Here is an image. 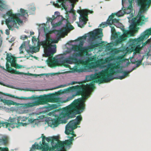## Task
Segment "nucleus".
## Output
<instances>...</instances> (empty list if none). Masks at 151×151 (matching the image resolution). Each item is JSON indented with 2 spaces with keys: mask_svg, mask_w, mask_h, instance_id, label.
Wrapping results in <instances>:
<instances>
[{
  "mask_svg": "<svg viewBox=\"0 0 151 151\" xmlns=\"http://www.w3.org/2000/svg\"><path fill=\"white\" fill-rule=\"evenodd\" d=\"M76 91L75 94L73 95L72 96L68 97L67 99L68 101L71 100L76 96L81 95L82 97L75 100L69 106L63 108L62 111L60 114L59 117L52 120V125L54 127H56L60 123L61 118L67 116L68 118H73L75 115L79 114L82 112L85 109V101L88 96L84 94V88L81 86L77 85L72 86L63 90L58 91L59 93L62 94L64 93Z\"/></svg>",
  "mask_w": 151,
  "mask_h": 151,
  "instance_id": "nucleus-1",
  "label": "nucleus"
},
{
  "mask_svg": "<svg viewBox=\"0 0 151 151\" xmlns=\"http://www.w3.org/2000/svg\"><path fill=\"white\" fill-rule=\"evenodd\" d=\"M116 59L118 61L109 65V67L111 68L110 69H106L101 72L92 75L90 76L91 79L94 82L102 83L108 82L114 79L113 75L117 73V71L114 69L119 68L120 63L123 62L125 60L122 56H118Z\"/></svg>",
  "mask_w": 151,
  "mask_h": 151,
  "instance_id": "nucleus-2",
  "label": "nucleus"
},
{
  "mask_svg": "<svg viewBox=\"0 0 151 151\" xmlns=\"http://www.w3.org/2000/svg\"><path fill=\"white\" fill-rule=\"evenodd\" d=\"M34 99L37 100L32 102L25 104V106L27 108L33 107L35 106L46 104L48 102H57L59 100L58 98L55 96L54 93L41 95L38 97H35Z\"/></svg>",
  "mask_w": 151,
  "mask_h": 151,
  "instance_id": "nucleus-3",
  "label": "nucleus"
},
{
  "mask_svg": "<svg viewBox=\"0 0 151 151\" xmlns=\"http://www.w3.org/2000/svg\"><path fill=\"white\" fill-rule=\"evenodd\" d=\"M151 35V29H149L145 31L142 35L137 39H132L129 41V46L132 49L137 53H139L142 49L141 47V41L144 39L147 38Z\"/></svg>",
  "mask_w": 151,
  "mask_h": 151,
  "instance_id": "nucleus-4",
  "label": "nucleus"
},
{
  "mask_svg": "<svg viewBox=\"0 0 151 151\" xmlns=\"http://www.w3.org/2000/svg\"><path fill=\"white\" fill-rule=\"evenodd\" d=\"M10 127L12 128L15 127H18V126L22 125L26 126L30 123H32L35 120L33 119H28L27 117H23L22 118L19 117L10 119Z\"/></svg>",
  "mask_w": 151,
  "mask_h": 151,
  "instance_id": "nucleus-5",
  "label": "nucleus"
},
{
  "mask_svg": "<svg viewBox=\"0 0 151 151\" xmlns=\"http://www.w3.org/2000/svg\"><path fill=\"white\" fill-rule=\"evenodd\" d=\"M82 118L80 115L77 116L76 119L70 121L66 125L65 133L67 135L70 134L75 136L73 130L76 128L77 125L80 124Z\"/></svg>",
  "mask_w": 151,
  "mask_h": 151,
  "instance_id": "nucleus-6",
  "label": "nucleus"
},
{
  "mask_svg": "<svg viewBox=\"0 0 151 151\" xmlns=\"http://www.w3.org/2000/svg\"><path fill=\"white\" fill-rule=\"evenodd\" d=\"M44 49V52L46 57H52L56 52V45H52L46 41H44L41 42Z\"/></svg>",
  "mask_w": 151,
  "mask_h": 151,
  "instance_id": "nucleus-7",
  "label": "nucleus"
},
{
  "mask_svg": "<svg viewBox=\"0 0 151 151\" xmlns=\"http://www.w3.org/2000/svg\"><path fill=\"white\" fill-rule=\"evenodd\" d=\"M77 12L80 15L79 18L80 23L78 24V27L82 28L86 24L88 21V15L89 13H92L93 12L92 11L84 9L79 10L77 11Z\"/></svg>",
  "mask_w": 151,
  "mask_h": 151,
  "instance_id": "nucleus-8",
  "label": "nucleus"
},
{
  "mask_svg": "<svg viewBox=\"0 0 151 151\" xmlns=\"http://www.w3.org/2000/svg\"><path fill=\"white\" fill-rule=\"evenodd\" d=\"M81 45H78L76 46L75 48V50L78 51L79 53L77 54L78 56H81L82 54L87 53L88 51H92V49L95 47H97L100 46L101 44L100 43H96L94 44H91L90 46L87 47H82L83 43L81 42Z\"/></svg>",
  "mask_w": 151,
  "mask_h": 151,
  "instance_id": "nucleus-9",
  "label": "nucleus"
},
{
  "mask_svg": "<svg viewBox=\"0 0 151 151\" xmlns=\"http://www.w3.org/2000/svg\"><path fill=\"white\" fill-rule=\"evenodd\" d=\"M76 56L73 55L72 56H69L66 58L62 61V64L65 67L68 68L69 65L68 64L75 63L77 65L81 64V60L78 59L76 57Z\"/></svg>",
  "mask_w": 151,
  "mask_h": 151,
  "instance_id": "nucleus-10",
  "label": "nucleus"
},
{
  "mask_svg": "<svg viewBox=\"0 0 151 151\" xmlns=\"http://www.w3.org/2000/svg\"><path fill=\"white\" fill-rule=\"evenodd\" d=\"M14 14L13 13L12 11L10 10L7 12L6 14L4 15L3 16V17L4 18H6V16H8V18L6 19L5 20L6 24L8 28L9 29H11L12 31L13 30V29H12V24L13 22H14V24L15 23V22L14 21V17L15 16V15H14Z\"/></svg>",
  "mask_w": 151,
  "mask_h": 151,
  "instance_id": "nucleus-11",
  "label": "nucleus"
},
{
  "mask_svg": "<svg viewBox=\"0 0 151 151\" xmlns=\"http://www.w3.org/2000/svg\"><path fill=\"white\" fill-rule=\"evenodd\" d=\"M145 12H141L140 11V9L137 16L132 19V23L133 25L138 26L141 25L144 23L145 20V16L142 14Z\"/></svg>",
  "mask_w": 151,
  "mask_h": 151,
  "instance_id": "nucleus-12",
  "label": "nucleus"
},
{
  "mask_svg": "<svg viewBox=\"0 0 151 151\" xmlns=\"http://www.w3.org/2000/svg\"><path fill=\"white\" fill-rule=\"evenodd\" d=\"M151 3V0H138V4L140 6L141 12L147 10Z\"/></svg>",
  "mask_w": 151,
  "mask_h": 151,
  "instance_id": "nucleus-13",
  "label": "nucleus"
},
{
  "mask_svg": "<svg viewBox=\"0 0 151 151\" xmlns=\"http://www.w3.org/2000/svg\"><path fill=\"white\" fill-rule=\"evenodd\" d=\"M102 29L99 28L94 32H91L89 34L90 37L93 39H99L103 36Z\"/></svg>",
  "mask_w": 151,
  "mask_h": 151,
  "instance_id": "nucleus-14",
  "label": "nucleus"
},
{
  "mask_svg": "<svg viewBox=\"0 0 151 151\" xmlns=\"http://www.w3.org/2000/svg\"><path fill=\"white\" fill-rule=\"evenodd\" d=\"M14 15H15V16L14 17V21L15 22V23L14 24V22H13L12 24L13 28L18 29L19 26L17 24L19 25L20 24L23 23L22 21L19 18L20 16H22V15L21 13H19L14 14Z\"/></svg>",
  "mask_w": 151,
  "mask_h": 151,
  "instance_id": "nucleus-15",
  "label": "nucleus"
},
{
  "mask_svg": "<svg viewBox=\"0 0 151 151\" xmlns=\"http://www.w3.org/2000/svg\"><path fill=\"white\" fill-rule=\"evenodd\" d=\"M106 63L105 61V59L104 60L100 59L94 62L89 63L88 64V66L90 68H94Z\"/></svg>",
  "mask_w": 151,
  "mask_h": 151,
  "instance_id": "nucleus-16",
  "label": "nucleus"
},
{
  "mask_svg": "<svg viewBox=\"0 0 151 151\" xmlns=\"http://www.w3.org/2000/svg\"><path fill=\"white\" fill-rule=\"evenodd\" d=\"M6 70L12 74H14L17 75H30L31 74L29 73H26L23 72H20L14 69L9 66L8 63H6Z\"/></svg>",
  "mask_w": 151,
  "mask_h": 151,
  "instance_id": "nucleus-17",
  "label": "nucleus"
},
{
  "mask_svg": "<svg viewBox=\"0 0 151 151\" xmlns=\"http://www.w3.org/2000/svg\"><path fill=\"white\" fill-rule=\"evenodd\" d=\"M40 145L38 144H36V143L33 145L32 146V148L31 149L30 151H35V149L41 150L43 151H48L49 148L48 147H45V145H42L41 143V142H40Z\"/></svg>",
  "mask_w": 151,
  "mask_h": 151,
  "instance_id": "nucleus-18",
  "label": "nucleus"
},
{
  "mask_svg": "<svg viewBox=\"0 0 151 151\" xmlns=\"http://www.w3.org/2000/svg\"><path fill=\"white\" fill-rule=\"evenodd\" d=\"M77 0H75V1H77ZM67 1L72 2V1H75V0H57L56 1V3L55 4H54L56 6L58 7H62L65 9L66 8L65 3Z\"/></svg>",
  "mask_w": 151,
  "mask_h": 151,
  "instance_id": "nucleus-19",
  "label": "nucleus"
},
{
  "mask_svg": "<svg viewBox=\"0 0 151 151\" xmlns=\"http://www.w3.org/2000/svg\"><path fill=\"white\" fill-rule=\"evenodd\" d=\"M9 138L7 136L3 135L0 138V145H7L9 142Z\"/></svg>",
  "mask_w": 151,
  "mask_h": 151,
  "instance_id": "nucleus-20",
  "label": "nucleus"
},
{
  "mask_svg": "<svg viewBox=\"0 0 151 151\" xmlns=\"http://www.w3.org/2000/svg\"><path fill=\"white\" fill-rule=\"evenodd\" d=\"M65 147V145L63 142L60 141H58L57 143L55 145H52V148L53 150L62 149H64Z\"/></svg>",
  "mask_w": 151,
  "mask_h": 151,
  "instance_id": "nucleus-21",
  "label": "nucleus"
},
{
  "mask_svg": "<svg viewBox=\"0 0 151 151\" xmlns=\"http://www.w3.org/2000/svg\"><path fill=\"white\" fill-rule=\"evenodd\" d=\"M66 20V25L63 28L64 31H67L73 29V27L70 23L68 19H65Z\"/></svg>",
  "mask_w": 151,
  "mask_h": 151,
  "instance_id": "nucleus-22",
  "label": "nucleus"
},
{
  "mask_svg": "<svg viewBox=\"0 0 151 151\" xmlns=\"http://www.w3.org/2000/svg\"><path fill=\"white\" fill-rule=\"evenodd\" d=\"M40 46L38 45L37 47L32 46L29 47V50H28L27 51L29 52H31L32 53H36L39 52L40 49Z\"/></svg>",
  "mask_w": 151,
  "mask_h": 151,
  "instance_id": "nucleus-23",
  "label": "nucleus"
},
{
  "mask_svg": "<svg viewBox=\"0 0 151 151\" xmlns=\"http://www.w3.org/2000/svg\"><path fill=\"white\" fill-rule=\"evenodd\" d=\"M0 101L2 102L4 104L7 105H15L16 104L15 102H14L11 100H6L5 99H0Z\"/></svg>",
  "mask_w": 151,
  "mask_h": 151,
  "instance_id": "nucleus-24",
  "label": "nucleus"
},
{
  "mask_svg": "<svg viewBox=\"0 0 151 151\" xmlns=\"http://www.w3.org/2000/svg\"><path fill=\"white\" fill-rule=\"evenodd\" d=\"M78 83L76 81H73L71 83H68V84H65L64 85H60L59 86H58L57 87H56L55 88H53L50 89H49V90H52L53 89H55L56 88H63L64 87H65L66 86H68L69 85H74L75 84L77 83Z\"/></svg>",
  "mask_w": 151,
  "mask_h": 151,
  "instance_id": "nucleus-25",
  "label": "nucleus"
},
{
  "mask_svg": "<svg viewBox=\"0 0 151 151\" xmlns=\"http://www.w3.org/2000/svg\"><path fill=\"white\" fill-rule=\"evenodd\" d=\"M133 70H134V68H133L129 72L126 71H122L121 73H123L124 74L123 76H119L117 78L120 79H122L124 78L125 77L128 76L129 73L130 72H132Z\"/></svg>",
  "mask_w": 151,
  "mask_h": 151,
  "instance_id": "nucleus-26",
  "label": "nucleus"
},
{
  "mask_svg": "<svg viewBox=\"0 0 151 151\" xmlns=\"http://www.w3.org/2000/svg\"><path fill=\"white\" fill-rule=\"evenodd\" d=\"M127 37L122 35L120 36L119 38L116 41L115 43L117 45L119 43H120L122 41H124L127 39Z\"/></svg>",
  "mask_w": 151,
  "mask_h": 151,
  "instance_id": "nucleus-27",
  "label": "nucleus"
},
{
  "mask_svg": "<svg viewBox=\"0 0 151 151\" xmlns=\"http://www.w3.org/2000/svg\"><path fill=\"white\" fill-rule=\"evenodd\" d=\"M71 137H70L69 136H68V138H70V139H69L66 140L65 141H63V142L65 145H65H70L72 143V141L73 139V137H75V136H73V135Z\"/></svg>",
  "mask_w": 151,
  "mask_h": 151,
  "instance_id": "nucleus-28",
  "label": "nucleus"
},
{
  "mask_svg": "<svg viewBox=\"0 0 151 151\" xmlns=\"http://www.w3.org/2000/svg\"><path fill=\"white\" fill-rule=\"evenodd\" d=\"M4 127L7 128L10 127V124L7 122H4L1 121V122L0 124V127Z\"/></svg>",
  "mask_w": 151,
  "mask_h": 151,
  "instance_id": "nucleus-29",
  "label": "nucleus"
},
{
  "mask_svg": "<svg viewBox=\"0 0 151 151\" xmlns=\"http://www.w3.org/2000/svg\"><path fill=\"white\" fill-rule=\"evenodd\" d=\"M46 41L48 42H49V43H50V44L51 43H57L58 42V40H53L49 37H47Z\"/></svg>",
  "mask_w": 151,
  "mask_h": 151,
  "instance_id": "nucleus-30",
  "label": "nucleus"
},
{
  "mask_svg": "<svg viewBox=\"0 0 151 151\" xmlns=\"http://www.w3.org/2000/svg\"><path fill=\"white\" fill-rule=\"evenodd\" d=\"M58 63V60L54 58H53L52 59L49 61V64L52 66H54L57 64Z\"/></svg>",
  "mask_w": 151,
  "mask_h": 151,
  "instance_id": "nucleus-31",
  "label": "nucleus"
},
{
  "mask_svg": "<svg viewBox=\"0 0 151 151\" xmlns=\"http://www.w3.org/2000/svg\"><path fill=\"white\" fill-rule=\"evenodd\" d=\"M72 70V71L74 72H83V70L81 68H79L77 66H76L75 67L73 68Z\"/></svg>",
  "mask_w": 151,
  "mask_h": 151,
  "instance_id": "nucleus-32",
  "label": "nucleus"
},
{
  "mask_svg": "<svg viewBox=\"0 0 151 151\" xmlns=\"http://www.w3.org/2000/svg\"><path fill=\"white\" fill-rule=\"evenodd\" d=\"M86 87L87 88L93 89L95 88L94 85V83L92 82L88 84H87L86 86Z\"/></svg>",
  "mask_w": 151,
  "mask_h": 151,
  "instance_id": "nucleus-33",
  "label": "nucleus"
},
{
  "mask_svg": "<svg viewBox=\"0 0 151 151\" xmlns=\"http://www.w3.org/2000/svg\"><path fill=\"white\" fill-rule=\"evenodd\" d=\"M114 55H111L109 57H107L105 59V61L106 63H109L110 62L114 60Z\"/></svg>",
  "mask_w": 151,
  "mask_h": 151,
  "instance_id": "nucleus-34",
  "label": "nucleus"
},
{
  "mask_svg": "<svg viewBox=\"0 0 151 151\" xmlns=\"http://www.w3.org/2000/svg\"><path fill=\"white\" fill-rule=\"evenodd\" d=\"M114 17V15L113 14H112L109 17L107 21L108 22V23L110 25H111V23Z\"/></svg>",
  "mask_w": 151,
  "mask_h": 151,
  "instance_id": "nucleus-35",
  "label": "nucleus"
},
{
  "mask_svg": "<svg viewBox=\"0 0 151 151\" xmlns=\"http://www.w3.org/2000/svg\"><path fill=\"white\" fill-rule=\"evenodd\" d=\"M20 11L22 16L24 17L26 15H27V16H28V13L26 12V10L21 8L20 9Z\"/></svg>",
  "mask_w": 151,
  "mask_h": 151,
  "instance_id": "nucleus-36",
  "label": "nucleus"
},
{
  "mask_svg": "<svg viewBox=\"0 0 151 151\" xmlns=\"http://www.w3.org/2000/svg\"><path fill=\"white\" fill-rule=\"evenodd\" d=\"M42 145H45V147H48V144L46 143L45 141V139H46V137L45 136H42Z\"/></svg>",
  "mask_w": 151,
  "mask_h": 151,
  "instance_id": "nucleus-37",
  "label": "nucleus"
},
{
  "mask_svg": "<svg viewBox=\"0 0 151 151\" xmlns=\"http://www.w3.org/2000/svg\"><path fill=\"white\" fill-rule=\"evenodd\" d=\"M12 56H9L8 54L7 55L6 60L7 62H11L13 59H14Z\"/></svg>",
  "mask_w": 151,
  "mask_h": 151,
  "instance_id": "nucleus-38",
  "label": "nucleus"
},
{
  "mask_svg": "<svg viewBox=\"0 0 151 151\" xmlns=\"http://www.w3.org/2000/svg\"><path fill=\"white\" fill-rule=\"evenodd\" d=\"M16 62V60L14 58L12 59L11 62H10V63H11V65L12 67H14V68L15 67L16 64H17Z\"/></svg>",
  "mask_w": 151,
  "mask_h": 151,
  "instance_id": "nucleus-39",
  "label": "nucleus"
},
{
  "mask_svg": "<svg viewBox=\"0 0 151 151\" xmlns=\"http://www.w3.org/2000/svg\"><path fill=\"white\" fill-rule=\"evenodd\" d=\"M124 14V12L123 11H119L116 13L115 14L117 16H118V17H120L121 16H123Z\"/></svg>",
  "mask_w": 151,
  "mask_h": 151,
  "instance_id": "nucleus-40",
  "label": "nucleus"
},
{
  "mask_svg": "<svg viewBox=\"0 0 151 151\" xmlns=\"http://www.w3.org/2000/svg\"><path fill=\"white\" fill-rule=\"evenodd\" d=\"M109 25V24L108 23V22L107 21L106 22H102L101 24L100 25V26L101 27L104 28L106 27H107Z\"/></svg>",
  "mask_w": 151,
  "mask_h": 151,
  "instance_id": "nucleus-41",
  "label": "nucleus"
},
{
  "mask_svg": "<svg viewBox=\"0 0 151 151\" xmlns=\"http://www.w3.org/2000/svg\"><path fill=\"white\" fill-rule=\"evenodd\" d=\"M55 31L57 32V35L59 36H61L64 32V30L63 29L56 30Z\"/></svg>",
  "mask_w": 151,
  "mask_h": 151,
  "instance_id": "nucleus-42",
  "label": "nucleus"
},
{
  "mask_svg": "<svg viewBox=\"0 0 151 151\" xmlns=\"http://www.w3.org/2000/svg\"><path fill=\"white\" fill-rule=\"evenodd\" d=\"M129 32L127 30H124L123 31V35H124L125 36L127 37L129 35Z\"/></svg>",
  "mask_w": 151,
  "mask_h": 151,
  "instance_id": "nucleus-43",
  "label": "nucleus"
},
{
  "mask_svg": "<svg viewBox=\"0 0 151 151\" xmlns=\"http://www.w3.org/2000/svg\"><path fill=\"white\" fill-rule=\"evenodd\" d=\"M129 5L128 7V9L131 10L132 8V0H129Z\"/></svg>",
  "mask_w": 151,
  "mask_h": 151,
  "instance_id": "nucleus-44",
  "label": "nucleus"
},
{
  "mask_svg": "<svg viewBox=\"0 0 151 151\" xmlns=\"http://www.w3.org/2000/svg\"><path fill=\"white\" fill-rule=\"evenodd\" d=\"M52 139V144L54 142V140L58 141V137L57 136H54L51 137Z\"/></svg>",
  "mask_w": 151,
  "mask_h": 151,
  "instance_id": "nucleus-45",
  "label": "nucleus"
},
{
  "mask_svg": "<svg viewBox=\"0 0 151 151\" xmlns=\"http://www.w3.org/2000/svg\"><path fill=\"white\" fill-rule=\"evenodd\" d=\"M60 13L58 12H55V15L53 16L54 17L53 18V19H56L57 17L60 16L59 15Z\"/></svg>",
  "mask_w": 151,
  "mask_h": 151,
  "instance_id": "nucleus-46",
  "label": "nucleus"
},
{
  "mask_svg": "<svg viewBox=\"0 0 151 151\" xmlns=\"http://www.w3.org/2000/svg\"><path fill=\"white\" fill-rule=\"evenodd\" d=\"M4 8V4H3L0 0V10H1Z\"/></svg>",
  "mask_w": 151,
  "mask_h": 151,
  "instance_id": "nucleus-47",
  "label": "nucleus"
},
{
  "mask_svg": "<svg viewBox=\"0 0 151 151\" xmlns=\"http://www.w3.org/2000/svg\"><path fill=\"white\" fill-rule=\"evenodd\" d=\"M119 22V20L116 19H113L111 23V25L114 24L115 23H117Z\"/></svg>",
  "mask_w": 151,
  "mask_h": 151,
  "instance_id": "nucleus-48",
  "label": "nucleus"
},
{
  "mask_svg": "<svg viewBox=\"0 0 151 151\" xmlns=\"http://www.w3.org/2000/svg\"><path fill=\"white\" fill-rule=\"evenodd\" d=\"M0 151H8V149L7 147H0Z\"/></svg>",
  "mask_w": 151,
  "mask_h": 151,
  "instance_id": "nucleus-49",
  "label": "nucleus"
},
{
  "mask_svg": "<svg viewBox=\"0 0 151 151\" xmlns=\"http://www.w3.org/2000/svg\"><path fill=\"white\" fill-rule=\"evenodd\" d=\"M22 67V65H20L17 63L15 66V68L17 69L21 68Z\"/></svg>",
  "mask_w": 151,
  "mask_h": 151,
  "instance_id": "nucleus-50",
  "label": "nucleus"
},
{
  "mask_svg": "<svg viewBox=\"0 0 151 151\" xmlns=\"http://www.w3.org/2000/svg\"><path fill=\"white\" fill-rule=\"evenodd\" d=\"M10 29H6V30L5 33V34L7 35H9L10 34ZM10 30H11V29Z\"/></svg>",
  "mask_w": 151,
  "mask_h": 151,
  "instance_id": "nucleus-51",
  "label": "nucleus"
},
{
  "mask_svg": "<svg viewBox=\"0 0 151 151\" xmlns=\"http://www.w3.org/2000/svg\"><path fill=\"white\" fill-rule=\"evenodd\" d=\"M45 140L48 142L50 141L52 142L51 137H46Z\"/></svg>",
  "mask_w": 151,
  "mask_h": 151,
  "instance_id": "nucleus-52",
  "label": "nucleus"
},
{
  "mask_svg": "<svg viewBox=\"0 0 151 151\" xmlns=\"http://www.w3.org/2000/svg\"><path fill=\"white\" fill-rule=\"evenodd\" d=\"M113 52L115 53H118L120 52V50H118L117 49H114L113 50Z\"/></svg>",
  "mask_w": 151,
  "mask_h": 151,
  "instance_id": "nucleus-53",
  "label": "nucleus"
},
{
  "mask_svg": "<svg viewBox=\"0 0 151 151\" xmlns=\"http://www.w3.org/2000/svg\"><path fill=\"white\" fill-rule=\"evenodd\" d=\"M23 46L22 45L19 47V50L20 51V53H23V51H22V49L23 48Z\"/></svg>",
  "mask_w": 151,
  "mask_h": 151,
  "instance_id": "nucleus-54",
  "label": "nucleus"
},
{
  "mask_svg": "<svg viewBox=\"0 0 151 151\" xmlns=\"http://www.w3.org/2000/svg\"><path fill=\"white\" fill-rule=\"evenodd\" d=\"M27 36L26 35H24V37L22 36L21 37V39L24 40L25 39H27Z\"/></svg>",
  "mask_w": 151,
  "mask_h": 151,
  "instance_id": "nucleus-55",
  "label": "nucleus"
},
{
  "mask_svg": "<svg viewBox=\"0 0 151 151\" xmlns=\"http://www.w3.org/2000/svg\"><path fill=\"white\" fill-rule=\"evenodd\" d=\"M52 147H50L49 146H48V150H49V151H54V150H53L52 149Z\"/></svg>",
  "mask_w": 151,
  "mask_h": 151,
  "instance_id": "nucleus-56",
  "label": "nucleus"
},
{
  "mask_svg": "<svg viewBox=\"0 0 151 151\" xmlns=\"http://www.w3.org/2000/svg\"><path fill=\"white\" fill-rule=\"evenodd\" d=\"M141 61H138L137 62V66H138L139 65H140L141 64Z\"/></svg>",
  "mask_w": 151,
  "mask_h": 151,
  "instance_id": "nucleus-57",
  "label": "nucleus"
},
{
  "mask_svg": "<svg viewBox=\"0 0 151 151\" xmlns=\"http://www.w3.org/2000/svg\"><path fill=\"white\" fill-rule=\"evenodd\" d=\"M54 17V16H53L52 18H49V19H48V20L50 21V22H52V21L54 20V19H53V18Z\"/></svg>",
  "mask_w": 151,
  "mask_h": 151,
  "instance_id": "nucleus-58",
  "label": "nucleus"
},
{
  "mask_svg": "<svg viewBox=\"0 0 151 151\" xmlns=\"http://www.w3.org/2000/svg\"><path fill=\"white\" fill-rule=\"evenodd\" d=\"M74 10L73 9H71L70 10V13H74Z\"/></svg>",
  "mask_w": 151,
  "mask_h": 151,
  "instance_id": "nucleus-59",
  "label": "nucleus"
},
{
  "mask_svg": "<svg viewBox=\"0 0 151 151\" xmlns=\"http://www.w3.org/2000/svg\"><path fill=\"white\" fill-rule=\"evenodd\" d=\"M148 43V41H146L143 44V46L146 45Z\"/></svg>",
  "mask_w": 151,
  "mask_h": 151,
  "instance_id": "nucleus-60",
  "label": "nucleus"
},
{
  "mask_svg": "<svg viewBox=\"0 0 151 151\" xmlns=\"http://www.w3.org/2000/svg\"><path fill=\"white\" fill-rule=\"evenodd\" d=\"M32 40L33 41H37L36 38L35 37V36L33 37Z\"/></svg>",
  "mask_w": 151,
  "mask_h": 151,
  "instance_id": "nucleus-61",
  "label": "nucleus"
},
{
  "mask_svg": "<svg viewBox=\"0 0 151 151\" xmlns=\"http://www.w3.org/2000/svg\"><path fill=\"white\" fill-rule=\"evenodd\" d=\"M34 32H30V35H34Z\"/></svg>",
  "mask_w": 151,
  "mask_h": 151,
  "instance_id": "nucleus-62",
  "label": "nucleus"
},
{
  "mask_svg": "<svg viewBox=\"0 0 151 151\" xmlns=\"http://www.w3.org/2000/svg\"><path fill=\"white\" fill-rule=\"evenodd\" d=\"M114 30H115L114 28V27H112V28H111V30L113 31Z\"/></svg>",
  "mask_w": 151,
  "mask_h": 151,
  "instance_id": "nucleus-63",
  "label": "nucleus"
},
{
  "mask_svg": "<svg viewBox=\"0 0 151 151\" xmlns=\"http://www.w3.org/2000/svg\"><path fill=\"white\" fill-rule=\"evenodd\" d=\"M57 151H63L62 149H58V150Z\"/></svg>",
  "mask_w": 151,
  "mask_h": 151,
  "instance_id": "nucleus-64",
  "label": "nucleus"
}]
</instances>
